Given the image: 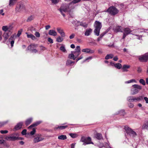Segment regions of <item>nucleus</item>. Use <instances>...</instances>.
I'll list each match as a JSON object with an SVG mask.
<instances>
[{"label":"nucleus","instance_id":"nucleus-1","mask_svg":"<svg viewBox=\"0 0 148 148\" xmlns=\"http://www.w3.org/2000/svg\"><path fill=\"white\" fill-rule=\"evenodd\" d=\"M95 29L94 30V32L95 34L97 36L99 35L100 30L102 27L101 23L99 22L96 21L95 23Z\"/></svg>","mask_w":148,"mask_h":148},{"label":"nucleus","instance_id":"nucleus-2","mask_svg":"<svg viewBox=\"0 0 148 148\" xmlns=\"http://www.w3.org/2000/svg\"><path fill=\"white\" fill-rule=\"evenodd\" d=\"M132 87V88L131 90L132 95L137 93L142 89L141 86L136 84L133 85Z\"/></svg>","mask_w":148,"mask_h":148},{"label":"nucleus","instance_id":"nucleus-3","mask_svg":"<svg viewBox=\"0 0 148 148\" xmlns=\"http://www.w3.org/2000/svg\"><path fill=\"white\" fill-rule=\"evenodd\" d=\"M106 12L112 15H115L118 13L119 11L115 7L112 6L109 7Z\"/></svg>","mask_w":148,"mask_h":148},{"label":"nucleus","instance_id":"nucleus-4","mask_svg":"<svg viewBox=\"0 0 148 148\" xmlns=\"http://www.w3.org/2000/svg\"><path fill=\"white\" fill-rule=\"evenodd\" d=\"M124 129L127 133L130 136H135L136 135V132L128 127H125Z\"/></svg>","mask_w":148,"mask_h":148},{"label":"nucleus","instance_id":"nucleus-5","mask_svg":"<svg viewBox=\"0 0 148 148\" xmlns=\"http://www.w3.org/2000/svg\"><path fill=\"white\" fill-rule=\"evenodd\" d=\"M69 5L65 7L64 8H61L59 10L60 12L63 16L64 17H65V15L63 13V12H70L71 11V9L69 8Z\"/></svg>","mask_w":148,"mask_h":148},{"label":"nucleus","instance_id":"nucleus-6","mask_svg":"<svg viewBox=\"0 0 148 148\" xmlns=\"http://www.w3.org/2000/svg\"><path fill=\"white\" fill-rule=\"evenodd\" d=\"M139 60L141 62H146L148 60V53L139 57Z\"/></svg>","mask_w":148,"mask_h":148},{"label":"nucleus","instance_id":"nucleus-7","mask_svg":"<svg viewBox=\"0 0 148 148\" xmlns=\"http://www.w3.org/2000/svg\"><path fill=\"white\" fill-rule=\"evenodd\" d=\"M132 31L128 28H125L122 38L124 39L126 36L129 34H130L131 32H132Z\"/></svg>","mask_w":148,"mask_h":148},{"label":"nucleus","instance_id":"nucleus-8","mask_svg":"<svg viewBox=\"0 0 148 148\" xmlns=\"http://www.w3.org/2000/svg\"><path fill=\"white\" fill-rule=\"evenodd\" d=\"M13 27L11 25L9 26H4L2 27V30L3 31L6 32L7 31H10V30H12L13 28Z\"/></svg>","mask_w":148,"mask_h":148},{"label":"nucleus","instance_id":"nucleus-9","mask_svg":"<svg viewBox=\"0 0 148 148\" xmlns=\"http://www.w3.org/2000/svg\"><path fill=\"white\" fill-rule=\"evenodd\" d=\"M82 51L83 52L87 53H93L95 51L94 50H92L88 48L83 49H82Z\"/></svg>","mask_w":148,"mask_h":148},{"label":"nucleus","instance_id":"nucleus-10","mask_svg":"<svg viewBox=\"0 0 148 148\" xmlns=\"http://www.w3.org/2000/svg\"><path fill=\"white\" fill-rule=\"evenodd\" d=\"M6 139L7 140H8L10 141H14L18 139H22L21 138H18V137L17 136H8L6 138Z\"/></svg>","mask_w":148,"mask_h":148},{"label":"nucleus","instance_id":"nucleus-11","mask_svg":"<svg viewBox=\"0 0 148 148\" xmlns=\"http://www.w3.org/2000/svg\"><path fill=\"white\" fill-rule=\"evenodd\" d=\"M37 46V45L36 44H31L28 47L27 50H30L31 51L33 49L35 48Z\"/></svg>","mask_w":148,"mask_h":148},{"label":"nucleus","instance_id":"nucleus-12","mask_svg":"<svg viewBox=\"0 0 148 148\" xmlns=\"http://www.w3.org/2000/svg\"><path fill=\"white\" fill-rule=\"evenodd\" d=\"M23 123L22 122H20L17 123L14 129V131H15L20 129L22 127Z\"/></svg>","mask_w":148,"mask_h":148},{"label":"nucleus","instance_id":"nucleus-13","mask_svg":"<svg viewBox=\"0 0 148 148\" xmlns=\"http://www.w3.org/2000/svg\"><path fill=\"white\" fill-rule=\"evenodd\" d=\"M57 30L58 32L60 34L62 37H63L65 36V33L63 29L60 28L58 27L57 28Z\"/></svg>","mask_w":148,"mask_h":148},{"label":"nucleus","instance_id":"nucleus-14","mask_svg":"<svg viewBox=\"0 0 148 148\" xmlns=\"http://www.w3.org/2000/svg\"><path fill=\"white\" fill-rule=\"evenodd\" d=\"M92 31V30L90 28L87 29L84 33L85 36H88L90 35Z\"/></svg>","mask_w":148,"mask_h":148},{"label":"nucleus","instance_id":"nucleus-15","mask_svg":"<svg viewBox=\"0 0 148 148\" xmlns=\"http://www.w3.org/2000/svg\"><path fill=\"white\" fill-rule=\"evenodd\" d=\"M90 144H93V143L91 142V138L88 137L86 138V142L83 143V145H86Z\"/></svg>","mask_w":148,"mask_h":148},{"label":"nucleus","instance_id":"nucleus-16","mask_svg":"<svg viewBox=\"0 0 148 148\" xmlns=\"http://www.w3.org/2000/svg\"><path fill=\"white\" fill-rule=\"evenodd\" d=\"M42 122L41 121H37V122L34 123L33 124H32V125H30L28 127V128L29 129V128H31L32 127H34L36 126L37 125H38L40 124Z\"/></svg>","mask_w":148,"mask_h":148},{"label":"nucleus","instance_id":"nucleus-17","mask_svg":"<svg viewBox=\"0 0 148 148\" xmlns=\"http://www.w3.org/2000/svg\"><path fill=\"white\" fill-rule=\"evenodd\" d=\"M49 34L50 35L56 36L57 35V33L54 30H50L49 32Z\"/></svg>","mask_w":148,"mask_h":148},{"label":"nucleus","instance_id":"nucleus-18","mask_svg":"<svg viewBox=\"0 0 148 148\" xmlns=\"http://www.w3.org/2000/svg\"><path fill=\"white\" fill-rule=\"evenodd\" d=\"M128 101L130 102H136L138 101L137 97L134 98L133 97H129Z\"/></svg>","mask_w":148,"mask_h":148},{"label":"nucleus","instance_id":"nucleus-19","mask_svg":"<svg viewBox=\"0 0 148 148\" xmlns=\"http://www.w3.org/2000/svg\"><path fill=\"white\" fill-rule=\"evenodd\" d=\"M44 139L43 138L37 137L34 138L33 141L34 143H36L43 140Z\"/></svg>","mask_w":148,"mask_h":148},{"label":"nucleus","instance_id":"nucleus-20","mask_svg":"<svg viewBox=\"0 0 148 148\" xmlns=\"http://www.w3.org/2000/svg\"><path fill=\"white\" fill-rule=\"evenodd\" d=\"M58 139L60 140H64L67 139V137L66 135H62L58 136Z\"/></svg>","mask_w":148,"mask_h":148},{"label":"nucleus","instance_id":"nucleus-21","mask_svg":"<svg viewBox=\"0 0 148 148\" xmlns=\"http://www.w3.org/2000/svg\"><path fill=\"white\" fill-rule=\"evenodd\" d=\"M26 34H27V37L28 38H30L33 40H35L36 38L32 34H28V33L26 32Z\"/></svg>","mask_w":148,"mask_h":148},{"label":"nucleus","instance_id":"nucleus-22","mask_svg":"<svg viewBox=\"0 0 148 148\" xmlns=\"http://www.w3.org/2000/svg\"><path fill=\"white\" fill-rule=\"evenodd\" d=\"M130 66L129 65H123L122 69L123 72L127 71L128 70L127 69L130 68Z\"/></svg>","mask_w":148,"mask_h":148},{"label":"nucleus","instance_id":"nucleus-23","mask_svg":"<svg viewBox=\"0 0 148 148\" xmlns=\"http://www.w3.org/2000/svg\"><path fill=\"white\" fill-rule=\"evenodd\" d=\"M18 0H9V5L10 6H13L17 1Z\"/></svg>","mask_w":148,"mask_h":148},{"label":"nucleus","instance_id":"nucleus-24","mask_svg":"<svg viewBox=\"0 0 148 148\" xmlns=\"http://www.w3.org/2000/svg\"><path fill=\"white\" fill-rule=\"evenodd\" d=\"M74 62L72 61L71 60H67L66 62V64L67 66H72V64H74Z\"/></svg>","mask_w":148,"mask_h":148},{"label":"nucleus","instance_id":"nucleus-25","mask_svg":"<svg viewBox=\"0 0 148 148\" xmlns=\"http://www.w3.org/2000/svg\"><path fill=\"white\" fill-rule=\"evenodd\" d=\"M96 138L99 140L102 139L103 138L101 134L100 133H97L95 135Z\"/></svg>","mask_w":148,"mask_h":148},{"label":"nucleus","instance_id":"nucleus-26","mask_svg":"<svg viewBox=\"0 0 148 148\" xmlns=\"http://www.w3.org/2000/svg\"><path fill=\"white\" fill-rule=\"evenodd\" d=\"M9 34L7 32H5L3 34V37L5 41H6L9 36Z\"/></svg>","mask_w":148,"mask_h":148},{"label":"nucleus","instance_id":"nucleus-27","mask_svg":"<svg viewBox=\"0 0 148 148\" xmlns=\"http://www.w3.org/2000/svg\"><path fill=\"white\" fill-rule=\"evenodd\" d=\"M114 55L112 54H107L105 57L106 60H108L109 59H112Z\"/></svg>","mask_w":148,"mask_h":148},{"label":"nucleus","instance_id":"nucleus-28","mask_svg":"<svg viewBox=\"0 0 148 148\" xmlns=\"http://www.w3.org/2000/svg\"><path fill=\"white\" fill-rule=\"evenodd\" d=\"M137 82L134 79H132L130 80L125 82V83L126 84H129L132 83H136Z\"/></svg>","mask_w":148,"mask_h":148},{"label":"nucleus","instance_id":"nucleus-29","mask_svg":"<svg viewBox=\"0 0 148 148\" xmlns=\"http://www.w3.org/2000/svg\"><path fill=\"white\" fill-rule=\"evenodd\" d=\"M32 119L30 118L27 120L25 121V124L27 126L29 125L32 122Z\"/></svg>","mask_w":148,"mask_h":148},{"label":"nucleus","instance_id":"nucleus-30","mask_svg":"<svg viewBox=\"0 0 148 148\" xmlns=\"http://www.w3.org/2000/svg\"><path fill=\"white\" fill-rule=\"evenodd\" d=\"M68 57L70 59H73V60H75L76 58V57H75V55L73 53H71L69 55Z\"/></svg>","mask_w":148,"mask_h":148},{"label":"nucleus","instance_id":"nucleus-31","mask_svg":"<svg viewBox=\"0 0 148 148\" xmlns=\"http://www.w3.org/2000/svg\"><path fill=\"white\" fill-rule=\"evenodd\" d=\"M114 66L118 69H120L122 67V65L121 64L119 63H117L114 64Z\"/></svg>","mask_w":148,"mask_h":148},{"label":"nucleus","instance_id":"nucleus-32","mask_svg":"<svg viewBox=\"0 0 148 148\" xmlns=\"http://www.w3.org/2000/svg\"><path fill=\"white\" fill-rule=\"evenodd\" d=\"M60 50L63 52L66 53L67 51L65 48L64 46L63 45H62L60 48Z\"/></svg>","mask_w":148,"mask_h":148},{"label":"nucleus","instance_id":"nucleus-33","mask_svg":"<svg viewBox=\"0 0 148 148\" xmlns=\"http://www.w3.org/2000/svg\"><path fill=\"white\" fill-rule=\"evenodd\" d=\"M122 27L121 26H118L116 27V29H115V31L116 32H122Z\"/></svg>","mask_w":148,"mask_h":148},{"label":"nucleus","instance_id":"nucleus-34","mask_svg":"<svg viewBox=\"0 0 148 148\" xmlns=\"http://www.w3.org/2000/svg\"><path fill=\"white\" fill-rule=\"evenodd\" d=\"M68 127L67 125H65V126H58L56 128V129H59L60 130H63L65 129L66 127Z\"/></svg>","mask_w":148,"mask_h":148},{"label":"nucleus","instance_id":"nucleus-35","mask_svg":"<svg viewBox=\"0 0 148 148\" xmlns=\"http://www.w3.org/2000/svg\"><path fill=\"white\" fill-rule=\"evenodd\" d=\"M81 1V0H73L69 4V5H70L72 3L75 4L80 2Z\"/></svg>","mask_w":148,"mask_h":148},{"label":"nucleus","instance_id":"nucleus-36","mask_svg":"<svg viewBox=\"0 0 148 148\" xmlns=\"http://www.w3.org/2000/svg\"><path fill=\"white\" fill-rule=\"evenodd\" d=\"M71 53H73L75 57L77 58L80 54V52L77 51H71Z\"/></svg>","mask_w":148,"mask_h":148},{"label":"nucleus","instance_id":"nucleus-37","mask_svg":"<svg viewBox=\"0 0 148 148\" xmlns=\"http://www.w3.org/2000/svg\"><path fill=\"white\" fill-rule=\"evenodd\" d=\"M80 25L86 28L88 26V24L86 23L81 22L80 23Z\"/></svg>","mask_w":148,"mask_h":148},{"label":"nucleus","instance_id":"nucleus-38","mask_svg":"<svg viewBox=\"0 0 148 148\" xmlns=\"http://www.w3.org/2000/svg\"><path fill=\"white\" fill-rule=\"evenodd\" d=\"M63 40V39L60 36H59L56 38V41L57 42H61Z\"/></svg>","mask_w":148,"mask_h":148},{"label":"nucleus","instance_id":"nucleus-39","mask_svg":"<svg viewBox=\"0 0 148 148\" xmlns=\"http://www.w3.org/2000/svg\"><path fill=\"white\" fill-rule=\"evenodd\" d=\"M142 128L143 129H147L148 128V122L142 126Z\"/></svg>","mask_w":148,"mask_h":148},{"label":"nucleus","instance_id":"nucleus-40","mask_svg":"<svg viewBox=\"0 0 148 148\" xmlns=\"http://www.w3.org/2000/svg\"><path fill=\"white\" fill-rule=\"evenodd\" d=\"M34 18V17L32 16H30L27 18V22H29L32 21Z\"/></svg>","mask_w":148,"mask_h":148},{"label":"nucleus","instance_id":"nucleus-41","mask_svg":"<svg viewBox=\"0 0 148 148\" xmlns=\"http://www.w3.org/2000/svg\"><path fill=\"white\" fill-rule=\"evenodd\" d=\"M86 138L84 136L82 137L80 139V141L85 143L86 141Z\"/></svg>","mask_w":148,"mask_h":148},{"label":"nucleus","instance_id":"nucleus-42","mask_svg":"<svg viewBox=\"0 0 148 148\" xmlns=\"http://www.w3.org/2000/svg\"><path fill=\"white\" fill-rule=\"evenodd\" d=\"M139 82L143 85H145V81L143 79H140L139 80Z\"/></svg>","mask_w":148,"mask_h":148},{"label":"nucleus","instance_id":"nucleus-43","mask_svg":"<svg viewBox=\"0 0 148 148\" xmlns=\"http://www.w3.org/2000/svg\"><path fill=\"white\" fill-rule=\"evenodd\" d=\"M69 135L72 138H75L77 136V135L75 134L70 133Z\"/></svg>","mask_w":148,"mask_h":148},{"label":"nucleus","instance_id":"nucleus-44","mask_svg":"<svg viewBox=\"0 0 148 148\" xmlns=\"http://www.w3.org/2000/svg\"><path fill=\"white\" fill-rule=\"evenodd\" d=\"M80 50L81 49L80 46H77L76 47L75 51L80 52Z\"/></svg>","mask_w":148,"mask_h":148},{"label":"nucleus","instance_id":"nucleus-45","mask_svg":"<svg viewBox=\"0 0 148 148\" xmlns=\"http://www.w3.org/2000/svg\"><path fill=\"white\" fill-rule=\"evenodd\" d=\"M22 31L23 29H21L20 30L18 31V33L17 34V36L18 37H19L21 34Z\"/></svg>","mask_w":148,"mask_h":148},{"label":"nucleus","instance_id":"nucleus-46","mask_svg":"<svg viewBox=\"0 0 148 148\" xmlns=\"http://www.w3.org/2000/svg\"><path fill=\"white\" fill-rule=\"evenodd\" d=\"M36 132V130L35 128H33L32 129V130L30 132V134L31 135H34Z\"/></svg>","mask_w":148,"mask_h":148},{"label":"nucleus","instance_id":"nucleus-47","mask_svg":"<svg viewBox=\"0 0 148 148\" xmlns=\"http://www.w3.org/2000/svg\"><path fill=\"white\" fill-rule=\"evenodd\" d=\"M34 34L36 37L37 38H39L40 36V34L38 32H36Z\"/></svg>","mask_w":148,"mask_h":148},{"label":"nucleus","instance_id":"nucleus-48","mask_svg":"<svg viewBox=\"0 0 148 148\" xmlns=\"http://www.w3.org/2000/svg\"><path fill=\"white\" fill-rule=\"evenodd\" d=\"M52 3L54 4H56L59 1V0H51Z\"/></svg>","mask_w":148,"mask_h":148},{"label":"nucleus","instance_id":"nucleus-49","mask_svg":"<svg viewBox=\"0 0 148 148\" xmlns=\"http://www.w3.org/2000/svg\"><path fill=\"white\" fill-rule=\"evenodd\" d=\"M14 35H12L10 37V38L9 39L8 41H11L12 40H14Z\"/></svg>","mask_w":148,"mask_h":148},{"label":"nucleus","instance_id":"nucleus-50","mask_svg":"<svg viewBox=\"0 0 148 148\" xmlns=\"http://www.w3.org/2000/svg\"><path fill=\"white\" fill-rule=\"evenodd\" d=\"M27 130L26 129H24L22 131L21 134L23 135H25L26 134Z\"/></svg>","mask_w":148,"mask_h":148},{"label":"nucleus","instance_id":"nucleus-51","mask_svg":"<svg viewBox=\"0 0 148 148\" xmlns=\"http://www.w3.org/2000/svg\"><path fill=\"white\" fill-rule=\"evenodd\" d=\"M48 42L51 43H52L53 42L52 39L50 38H48Z\"/></svg>","mask_w":148,"mask_h":148},{"label":"nucleus","instance_id":"nucleus-52","mask_svg":"<svg viewBox=\"0 0 148 148\" xmlns=\"http://www.w3.org/2000/svg\"><path fill=\"white\" fill-rule=\"evenodd\" d=\"M138 101L141 100L143 99V97L142 96H140L137 97Z\"/></svg>","mask_w":148,"mask_h":148},{"label":"nucleus","instance_id":"nucleus-53","mask_svg":"<svg viewBox=\"0 0 148 148\" xmlns=\"http://www.w3.org/2000/svg\"><path fill=\"white\" fill-rule=\"evenodd\" d=\"M7 130H1L0 131V133L2 134H6L8 133Z\"/></svg>","mask_w":148,"mask_h":148},{"label":"nucleus","instance_id":"nucleus-54","mask_svg":"<svg viewBox=\"0 0 148 148\" xmlns=\"http://www.w3.org/2000/svg\"><path fill=\"white\" fill-rule=\"evenodd\" d=\"M10 44H11V45L12 47L13 46L14 44V40H12L11 41H10Z\"/></svg>","mask_w":148,"mask_h":148},{"label":"nucleus","instance_id":"nucleus-55","mask_svg":"<svg viewBox=\"0 0 148 148\" xmlns=\"http://www.w3.org/2000/svg\"><path fill=\"white\" fill-rule=\"evenodd\" d=\"M75 36V34H72L69 36V38L70 39L73 38Z\"/></svg>","mask_w":148,"mask_h":148},{"label":"nucleus","instance_id":"nucleus-56","mask_svg":"<svg viewBox=\"0 0 148 148\" xmlns=\"http://www.w3.org/2000/svg\"><path fill=\"white\" fill-rule=\"evenodd\" d=\"M92 57L91 56H89L87 58L84 60V62H85L88 60H90L91 59H92Z\"/></svg>","mask_w":148,"mask_h":148},{"label":"nucleus","instance_id":"nucleus-57","mask_svg":"<svg viewBox=\"0 0 148 148\" xmlns=\"http://www.w3.org/2000/svg\"><path fill=\"white\" fill-rule=\"evenodd\" d=\"M76 144V143H72V144H71V148H75Z\"/></svg>","mask_w":148,"mask_h":148},{"label":"nucleus","instance_id":"nucleus-58","mask_svg":"<svg viewBox=\"0 0 148 148\" xmlns=\"http://www.w3.org/2000/svg\"><path fill=\"white\" fill-rule=\"evenodd\" d=\"M38 51V50L35 48L33 49L31 52L32 53H36Z\"/></svg>","mask_w":148,"mask_h":148},{"label":"nucleus","instance_id":"nucleus-59","mask_svg":"<svg viewBox=\"0 0 148 148\" xmlns=\"http://www.w3.org/2000/svg\"><path fill=\"white\" fill-rule=\"evenodd\" d=\"M83 58V57L82 56H81L79 58H78L76 59V62H77L78 60H80L82 59Z\"/></svg>","mask_w":148,"mask_h":148},{"label":"nucleus","instance_id":"nucleus-60","mask_svg":"<svg viewBox=\"0 0 148 148\" xmlns=\"http://www.w3.org/2000/svg\"><path fill=\"white\" fill-rule=\"evenodd\" d=\"M3 10L2 9L0 10V14L3 16L4 15V13H3Z\"/></svg>","mask_w":148,"mask_h":148},{"label":"nucleus","instance_id":"nucleus-61","mask_svg":"<svg viewBox=\"0 0 148 148\" xmlns=\"http://www.w3.org/2000/svg\"><path fill=\"white\" fill-rule=\"evenodd\" d=\"M144 99L146 101V103H148V98L146 97H144Z\"/></svg>","mask_w":148,"mask_h":148},{"label":"nucleus","instance_id":"nucleus-62","mask_svg":"<svg viewBox=\"0 0 148 148\" xmlns=\"http://www.w3.org/2000/svg\"><path fill=\"white\" fill-rule=\"evenodd\" d=\"M50 26L49 25H47L45 27V29L47 30L50 28Z\"/></svg>","mask_w":148,"mask_h":148},{"label":"nucleus","instance_id":"nucleus-63","mask_svg":"<svg viewBox=\"0 0 148 148\" xmlns=\"http://www.w3.org/2000/svg\"><path fill=\"white\" fill-rule=\"evenodd\" d=\"M134 106V105L131 103H130L129 104V106L130 108H133Z\"/></svg>","mask_w":148,"mask_h":148},{"label":"nucleus","instance_id":"nucleus-64","mask_svg":"<svg viewBox=\"0 0 148 148\" xmlns=\"http://www.w3.org/2000/svg\"><path fill=\"white\" fill-rule=\"evenodd\" d=\"M113 60L114 61H117L118 60V58L117 56H116L114 58Z\"/></svg>","mask_w":148,"mask_h":148}]
</instances>
